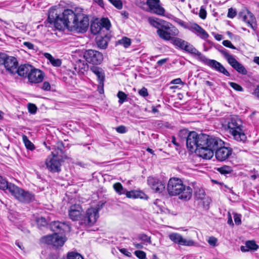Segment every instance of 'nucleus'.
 <instances>
[{
	"label": "nucleus",
	"instance_id": "32",
	"mask_svg": "<svg viewBox=\"0 0 259 259\" xmlns=\"http://www.w3.org/2000/svg\"><path fill=\"white\" fill-rule=\"evenodd\" d=\"M22 140L26 148L30 150H33L35 149L34 144L28 139L27 137L25 135H22Z\"/></svg>",
	"mask_w": 259,
	"mask_h": 259
},
{
	"label": "nucleus",
	"instance_id": "16",
	"mask_svg": "<svg viewBox=\"0 0 259 259\" xmlns=\"http://www.w3.org/2000/svg\"><path fill=\"white\" fill-rule=\"evenodd\" d=\"M159 3L160 0H147L146 5L148 7L147 11L157 15L164 16L165 10L160 5Z\"/></svg>",
	"mask_w": 259,
	"mask_h": 259
},
{
	"label": "nucleus",
	"instance_id": "62",
	"mask_svg": "<svg viewBox=\"0 0 259 259\" xmlns=\"http://www.w3.org/2000/svg\"><path fill=\"white\" fill-rule=\"evenodd\" d=\"M105 204V202H99L98 204L97 205L96 207V209H98V213H99V211L101 209L103 206Z\"/></svg>",
	"mask_w": 259,
	"mask_h": 259
},
{
	"label": "nucleus",
	"instance_id": "55",
	"mask_svg": "<svg viewBox=\"0 0 259 259\" xmlns=\"http://www.w3.org/2000/svg\"><path fill=\"white\" fill-rule=\"evenodd\" d=\"M41 88L45 91H50L51 90V85L48 81H45L42 84Z\"/></svg>",
	"mask_w": 259,
	"mask_h": 259
},
{
	"label": "nucleus",
	"instance_id": "13",
	"mask_svg": "<svg viewBox=\"0 0 259 259\" xmlns=\"http://www.w3.org/2000/svg\"><path fill=\"white\" fill-rule=\"evenodd\" d=\"M202 62L207 65L213 70L223 74L227 76H230V73L227 70L224 66L220 62L215 60L209 59L204 56L201 58Z\"/></svg>",
	"mask_w": 259,
	"mask_h": 259
},
{
	"label": "nucleus",
	"instance_id": "51",
	"mask_svg": "<svg viewBox=\"0 0 259 259\" xmlns=\"http://www.w3.org/2000/svg\"><path fill=\"white\" fill-rule=\"evenodd\" d=\"M236 15V11L233 8H230L228 10L227 16L230 18H233Z\"/></svg>",
	"mask_w": 259,
	"mask_h": 259
},
{
	"label": "nucleus",
	"instance_id": "26",
	"mask_svg": "<svg viewBox=\"0 0 259 259\" xmlns=\"http://www.w3.org/2000/svg\"><path fill=\"white\" fill-rule=\"evenodd\" d=\"M258 245L256 244L254 240L247 241L245 246H241L240 250L242 252H246L249 250L255 251L258 248Z\"/></svg>",
	"mask_w": 259,
	"mask_h": 259
},
{
	"label": "nucleus",
	"instance_id": "36",
	"mask_svg": "<svg viewBox=\"0 0 259 259\" xmlns=\"http://www.w3.org/2000/svg\"><path fill=\"white\" fill-rule=\"evenodd\" d=\"M218 50L224 56L227 61L233 56L228 52L227 50H226L221 46L219 47Z\"/></svg>",
	"mask_w": 259,
	"mask_h": 259
},
{
	"label": "nucleus",
	"instance_id": "19",
	"mask_svg": "<svg viewBox=\"0 0 259 259\" xmlns=\"http://www.w3.org/2000/svg\"><path fill=\"white\" fill-rule=\"evenodd\" d=\"M147 182L151 188L156 193H161L165 187V184L162 181L152 177L148 178Z\"/></svg>",
	"mask_w": 259,
	"mask_h": 259
},
{
	"label": "nucleus",
	"instance_id": "47",
	"mask_svg": "<svg viewBox=\"0 0 259 259\" xmlns=\"http://www.w3.org/2000/svg\"><path fill=\"white\" fill-rule=\"evenodd\" d=\"M52 65L54 67H59L60 66L62 62L61 60L59 59H55L53 58L52 60L50 62Z\"/></svg>",
	"mask_w": 259,
	"mask_h": 259
},
{
	"label": "nucleus",
	"instance_id": "31",
	"mask_svg": "<svg viewBox=\"0 0 259 259\" xmlns=\"http://www.w3.org/2000/svg\"><path fill=\"white\" fill-rule=\"evenodd\" d=\"M10 185H14V184L8 183L6 180L0 176V189L3 190H8L10 192Z\"/></svg>",
	"mask_w": 259,
	"mask_h": 259
},
{
	"label": "nucleus",
	"instance_id": "28",
	"mask_svg": "<svg viewBox=\"0 0 259 259\" xmlns=\"http://www.w3.org/2000/svg\"><path fill=\"white\" fill-rule=\"evenodd\" d=\"M125 195L127 198L133 199L144 198L145 196V194L144 192L138 190L126 191Z\"/></svg>",
	"mask_w": 259,
	"mask_h": 259
},
{
	"label": "nucleus",
	"instance_id": "3",
	"mask_svg": "<svg viewBox=\"0 0 259 259\" xmlns=\"http://www.w3.org/2000/svg\"><path fill=\"white\" fill-rule=\"evenodd\" d=\"M49 226L51 230L55 233L43 236L41 238V241L48 245H52L57 248L62 246L66 241L67 238L66 237L60 236L58 234H62L65 231H69L70 226L65 222L59 221L51 222Z\"/></svg>",
	"mask_w": 259,
	"mask_h": 259
},
{
	"label": "nucleus",
	"instance_id": "34",
	"mask_svg": "<svg viewBox=\"0 0 259 259\" xmlns=\"http://www.w3.org/2000/svg\"><path fill=\"white\" fill-rule=\"evenodd\" d=\"M113 188L115 191L120 195L125 194L126 190L124 189L120 183H116L114 184Z\"/></svg>",
	"mask_w": 259,
	"mask_h": 259
},
{
	"label": "nucleus",
	"instance_id": "35",
	"mask_svg": "<svg viewBox=\"0 0 259 259\" xmlns=\"http://www.w3.org/2000/svg\"><path fill=\"white\" fill-rule=\"evenodd\" d=\"M97 45L100 49H105L107 48L108 43L107 40L103 37H101L97 39Z\"/></svg>",
	"mask_w": 259,
	"mask_h": 259
},
{
	"label": "nucleus",
	"instance_id": "53",
	"mask_svg": "<svg viewBox=\"0 0 259 259\" xmlns=\"http://www.w3.org/2000/svg\"><path fill=\"white\" fill-rule=\"evenodd\" d=\"M206 10L202 7H201L199 13V17L202 19H205L206 17Z\"/></svg>",
	"mask_w": 259,
	"mask_h": 259
},
{
	"label": "nucleus",
	"instance_id": "33",
	"mask_svg": "<svg viewBox=\"0 0 259 259\" xmlns=\"http://www.w3.org/2000/svg\"><path fill=\"white\" fill-rule=\"evenodd\" d=\"M217 170L221 174L227 175L231 174L233 171L231 167L227 165H224L217 168Z\"/></svg>",
	"mask_w": 259,
	"mask_h": 259
},
{
	"label": "nucleus",
	"instance_id": "40",
	"mask_svg": "<svg viewBox=\"0 0 259 259\" xmlns=\"http://www.w3.org/2000/svg\"><path fill=\"white\" fill-rule=\"evenodd\" d=\"M205 193L203 189H199L195 193V196L197 199H203L205 197Z\"/></svg>",
	"mask_w": 259,
	"mask_h": 259
},
{
	"label": "nucleus",
	"instance_id": "23",
	"mask_svg": "<svg viewBox=\"0 0 259 259\" xmlns=\"http://www.w3.org/2000/svg\"><path fill=\"white\" fill-rule=\"evenodd\" d=\"M89 66L83 60H78L74 64L73 71V74L77 73L79 75H82L88 70Z\"/></svg>",
	"mask_w": 259,
	"mask_h": 259
},
{
	"label": "nucleus",
	"instance_id": "42",
	"mask_svg": "<svg viewBox=\"0 0 259 259\" xmlns=\"http://www.w3.org/2000/svg\"><path fill=\"white\" fill-rule=\"evenodd\" d=\"M116 8L121 10L122 8L123 4L121 0H108Z\"/></svg>",
	"mask_w": 259,
	"mask_h": 259
},
{
	"label": "nucleus",
	"instance_id": "10",
	"mask_svg": "<svg viewBox=\"0 0 259 259\" xmlns=\"http://www.w3.org/2000/svg\"><path fill=\"white\" fill-rule=\"evenodd\" d=\"M83 57L87 62L95 66L101 64L103 60L102 53L92 49L86 50L83 53Z\"/></svg>",
	"mask_w": 259,
	"mask_h": 259
},
{
	"label": "nucleus",
	"instance_id": "61",
	"mask_svg": "<svg viewBox=\"0 0 259 259\" xmlns=\"http://www.w3.org/2000/svg\"><path fill=\"white\" fill-rule=\"evenodd\" d=\"M93 1L101 8H104L105 5L103 0H93Z\"/></svg>",
	"mask_w": 259,
	"mask_h": 259
},
{
	"label": "nucleus",
	"instance_id": "48",
	"mask_svg": "<svg viewBox=\"0 0 259 259\" xmlns=\"http://www.w3.org/2000/svg\"><path fill=\"white\" fill-rule=\"evenodd\" d=\"M28 109L30 113L34 114L36 112L37 107L34 104L29 103L28 105Z\"/></svg>",
	"mask_w": 259,
	"mask_h": 259
},
{
	"label": "nucleus",
	"instance_id": "50",
	"mask_svg": "<svg viewBox=\"0 0 259 259\" xmlns=\"http://www.w3.org/2000/svg\"><path fill=\"white\" fill-rule=\"evenodd\" d=\"M218 241V239L213 236L210 237L208 240V243L209 244L212 246H216L217 243Z\"/></svg>",
	"mask_w": 259,
	"mask_h": 259
},
{
	"label": "nucleus",
	"instance_id": "4",
	"mask_svg": "<svg viewBox=\"0 0 259 259\" xmlns=\"http://www.w3.org/2000/svg\"><path fill=\"white\" fill-rule=\"evenodd\" d=\"M64 145L62 141H59L52 148V157H48L46 160L48 169L52 172H59L61 170V163L68 159L64 151Z\"/></svg>",
	"mask_w": 259,
	"mask_h": 259
},
{
	"label": "nucleus",
	"instance_id": "39",
	"mask_svg": "<svg viewBox=\"0 0 259 259\" xmlns=\"http://www.w3.org/2000/svg\"><path fill=\"white\" fill-rule=\"evenodd\" d=\"M117 96L119 99L118 102L120 104H123V102L126 101L127 98V95L122 91H119Z\"/></svg>",
	"mask_w": 259,
	"mask_h": 259
},
{
	"label": "nucleus",
	"instance_id": "11",
	"mask_svg": "<svg viewBox=\"0 0 259 259\" xmlns=\"http://www.w3.org/2000/svg\"><path fill=\"white\" fill-rule=\"evenodd\" d=\"M222 144L221 145L217 146L211 150L213 152V155L214 152H215V156L217 159L220 161H223L228 159L232 153V149L230 148H228L224 146V142L221 140Z\"/></svg>",
	"mask_w": 259,
	"mask_h": 259
},
{
	"label": "nucleus",
	"instance_id": "8",
	"mask_svg": "<svg viewBox=\"0 0 259 259\" xmlns=\"http://www.w3.org/2000/svg\"><path fill=\"white\" fill-rule=\"evenodd\" d=\"M157 30L156 33L162 39L166 41L171 40L179 34V30L171 23L167 22L162 28Z\"/></svg>",
	"mask_w": 259,
	"mask_h": 259
},
{
	"label": "nucleus",
	"instance_id": "21",
	"mask_svg": "<svg viewBox=\"0 0 259 259\" xmlns=\"http://www.w3.org/2000/svg\"><path fill=\"white\" fill-rule=\"evenodd\" d=\"M44 78V73L39 69H35L33 67L32 70L28 74V79L30 82L37 83L42 81Z\"/></svg>",
	"mask_w": 259,
	"mask_h": 259
},
{
	"label": "nucleus",
	"instance_id": "64",
	"mask_svg": "<svg viewBox=\"0 0 259 259\" xmlns=\"http://www.w3.org/2000/svg\"><path fill=\"white\" fill-rule=\"evenodd\" d=\"M179 24L182 26L184 28H186V29H188V28L187 27V26H190L192 25V24L191 23H189V24H186L185 23L184 21H181L180 22Z\"/></svg>",
	"mask_w": 259,
	"mask_h": 259
},
{
	"label": "nucleus",
	"instance_id": "46",
	"mask_svg": "<svg viewBox=\"0 0 259 259\" xmlns=\"http://www.w3.org/2000/svg\"><path fill=\"white\" fill-rule=\"evenodd\" d=\"M229 84L233 89H234L236 91L240 92L243 91V89L242 88V87L235 82H229Z\"/></svg>",
	"mask_w": 259,
	"mask_h": 259
},
{
	"label": "nucleus",
	"instance_id": "2",
	"mask_svg": "<svg viewBox=\"0 0 259 259\" xmlns=\"http://www.w3.org/2000/svg\"><path fill=\"white\" fill-rule=\"evenodd\" d=\"M222 144L221 139L205 134H198L196 132H190L186 140L187 148L195 149L197 155L203 159H210L213 157L211 150Z\"/></svg>",
	"mask_w": 259,
	"mask_h": 259
},
{
	"label": "nucleus",
	"instance_id": "22",
	"mask_svg": "<svg viewBox=\"0 0 259 259\" xmlns=\"http://www.w3.org/2000/svg\"><path fill=\"white\" fill-rule=\"evenodd\" d=\"M188 29L196 34L202 39H206L209 36L206 31L197 23H192L190 26H187Z\"/></svg>",
	"mask_w": 259,
	"mask_h": 259
},
{
	"label": "nucleus",
	"instance_id": "54",
	"mask_svg": "<svg viewBox=\"0 0 259 259\" xmlns=\"http://www.w3.org/2000/svg\"><path fill=\"white\" fill-rule=\"evenodd\" d=\"M117 132L120 134H124L126 133V130L125 126L124 125H120L116 128Z\"/></svg>",
	"mask_w": 259,
	"mask_h": 259
},
{
	"label": "nucleus",
	"instance_id": "45",
	"mask_svg": "<svg viewBox=\"0 0 259 259\" xmlns=\"http://www.w3.org/2000/svg\"><path fill=\"white\" fill-rule=\"evenodd\" d=\"M134 253L139 259H145L146 258V254L143 251L136 250L135 251Z\"/></svg>",
	"mask_w": 259,
	"mask_h": 259
},
{
	"label": "nucleus",
	"instance_id": "29",
	"mask_svg": "<svg viewBox=\"0 0 259 259\" xmlns=\"http://www.w3.org/2000/svg\"><path fill=\"white\" fill-rule=\"evenodd\" d=\"M184 50L190 54L197 55L198 57V59L200 61H201V58L204 56L188 42Z\"/></svg>",
	"mask_w": 259,
	"mask_h": 259
},
{
	"label": "nucleus",
	"instance_id": "24",
	"mask_svg": "<svg viewBox=\"0 0 259 259\" xmlns=\"http://www.w3.org/2000/svg\"><path fill=\"white\" fill-rule=\"evenodd\" d=\"M228 63L236 70L239 73L242 75H246L247 71L244 66L240 62H239L233 56L228 61Z\"/></svg>",
	"mask_w": 259,
	"mask_h": 259
},
{
	"label": "nucleus",
	"instance_id": "38",
	"mask_svg": "<svg viewBox=\"0 0 259 259\" xmlns=\"http://www.w3.org/2000/svg\"><path fill=\"white\" fill-rule=\"evenodd\" d=\"M118 43L120 45H122L124 48H128L131 44V40L130 38L123 37L122 39L118 41Z\"/></svg>",
	"mask_w": 259,
	"mask_h": 259
},
{
	"label": "nucleus",
	"instance_id": "12",
	"mask_svg": "<svg viewBox=\"0 0 259 259\" xmlns=\"http://www.w3.org/2000/svg\"><path fill=\"white\" fill-rule=\"evenodd\" d=\"M99 217L98 209L94 208H90L87 210L84 215L81 218V224L85 226H92L97 222Z\"/></svg>",
	"mask_w": 259,
	"mask_h": 259
},
{
	"label": "nucleus",
	"instance_id": "20",
	"mask_svg": "<svg viewBox=\"0 0 259 259\" xmlns=\"http://www.w3.org/2000/svg\"><path fill=\"white\" fill-rule=\"evenodd\" d=\"M83 209L79 204H74L70 207L69 217L72 221L80 220L82 217Z\"/></svg>",
	"mask_w": 259,
	"mask_h": 259
},
{
	"label": "nucleus",
	"instance_id": "25",
	"mask_svg": "<svg viewBox=\"0 0 259 259\" xmlns=\"http://www.w3.org/2000/svg\"><path fill=\"white\" fill-rule=\"evenodd\" d=\"M33 66L29 64H22L16 69L15 74L17 73L18 75L23 77H28V74L32 70Z\"/></svg>",
	"mask_w": 259,
	"mask_h": 259
},
{
	"label": "nucleus",
	"instance_id": "7",
	"mask_svg": "<svg viewBox=\"0 0 259 259\" xmlns=\"http://www.w3.org/2000/svg\"><path fill=\"white\" fill-rule=\"evenodd\" d=\"M10 193L21 202L28 203L34 200V195L16 185H10Z\"/></svg>",
	"mask_w": 259,
	"mask_h": 259
},
{
	"label": "nucleus",
	"instance_id": "58",
	"mask_svg": "<svg viewBox=\"0 0 259 259\" xmlns=\"http://www.w3.org/2000/svg\"><path fill=\"white\" fill-rule=\"evenodd\" d=\"M49 259H60V254L58 252L53 253L50 254Z\"/></svg>",
	"mask_w": 259,
	"mask_h": 259
},
{
	"label": "nucleus",
	"instance_id": "15",
	"mask_svg": "<svg viewBox=\"0 0 259 259\" xmlns=\"http://www.w3.org/2000/svg\"><path fill=\"white\" fill-rule=\"evenodd\" d=\"M91 71L96 75L99 82V91L100 94L103 92L104 83L105 80V74L104 70L97 66H92Z\"/></svg>",
	"mask_w": 259,
	"mask_h": 259
},
{
	"label": "nucleus",
	"instance_id": "1",
	"mask_svg": "<svg viewBox=\"0 0 259 259\" xmlns=\"http://www.w3.org/2000/svg\"><path fill=\"white\" fill-rule=\"evenodd\" d=\"M47 21L57 29L65 28L72 32H85L89 25V16L82 13H77L71 9H65L62 14L56 6L52 7L48 11Z\"/></svg>",
	"mask_w": 259,
	"mask_h": 259
},
{
	"label": "nucleus",
	"instance_id": "60",
	"mask_svg": "<svg viewBox=\"0 0 259 259\" xmlns=\"http://www.w3.org/2000/svg\"><path fill=\"white\" fill-rule=\"evenodd\" d=\"M234 221H235V223H236V224L237 225H239L241 224V219H240V217L237 214H235L234 217Z\"/></svg>",
	"mask_w": 259,
	"mask_h": 259
},
{
	"label": "nucleus",
	"instance_id": "49",
	"mask_svg": "<svg viewBox=\"0 0 259 259\" xmlns=\"http://www.w3.org/2000/svg\"><path fill=\"white\" fill-rule=\"evenodd\" d=\"M139 95L143 97H146L149 95L147 89L143 87L141 90H140L138 92Z\"/></svg>",
	"mask_w": 259,
	"mask_h": 259
},
{
	"label": "nucleus",
	"instance_id": "52",
	"mask_svg": "<svg viewBox=\"0 0 259 259\" xmlns=\"http://www.w3.org/2000/svg\"><path fill=\"white\" fill-rule=\"evenodd\" d=\"M223 45L228 48L232 49H236V47L234 46L232 42L229 40H225L223 41Z\"/></svg>",
	"mask_w": 259,
	"mask_h": 259
},
{
	"label": "nucleus",
	"instance_id": "44",
	"mask_svg": "<svg viewBox=\"0 0 259 259\" xmlns=\"http://www.w3.org/2000/svg\"><path fill=\"white\" fill-rule=\"evenodd\" d=\"M190 132L187 129H183L180 131L179 136L183 139H187V137L189 135Z\"/></svg>",
	"mask_w": 259,
	"mask_h": 259
},
{
	"label": "nucleus",
	"instance_id": "14",
	"mask_svg": "<svg viewBox=\"0 0 259 259\" xmlns=\"http://www.w3.org/2000/svg\"><path fill=\"white\" fill-rule=\"evenodd\" d=\"M239 18L242 19L243 21L247 23L248 25L253 30H255L256 27L253 25L256 22V19L253 14L247 9L244 8L238 14Z\"/></svg>",
	"mask_w": 259,
	"mask_h": 259
},
{
	"label": "nucleus",
	"instance_id": "37",
	"mask_svg": "<svg viewBox=\"0 0 259 259\" xmlns=\"http://www.w3.org/2000/svg\"><path fill=\"white\" fill-rule=\"evenodd\" d=\"M67 259H83V257L78 252L72 251L68 253Z\"/></svg>",
	"mask_w": 259,
	"mask_h": 259
},
{
	"label": "nucleus",
	"instance_id": "18",
	"mask_svg": "<svg viewBox=\"0 0 259 259\" xmlns=\"http://www.w3.org/2000/svg\"><path fill=\"white\" fill-rule=\"evenodd\" d=\"M169 239L181 245L192 246L195 245V242L192 239H186L183 236L176 233H173L169 235Z\"/></svg>",
	"mask_w": 259,
	"mask_h": 259
},
{
	"label": "nucleus",
	"instance_id": "5",
	"mask_svg": "<svg viewBox=\"0 0 259 259\" xmlns=\"http://www.w3.org/2000/svg\"><path fill=\"white\" fill-rule=\"evenodd\" d=\"M167 190L171 196H179L180 199L189 200L192 195V189L190 186H185L182 181L178 178H170L167 183Z\"/></svg>",
	"mask_w": 259,
	"mask_h": 259
},
{
	"label": "nucleus",
	"instance_id": "56",
	"mask_svg": "<svg viewBox=\"0 0 259 259\" xmlns=\"http://www.w3.org/2000/svg\"><path fill=\"white\" fill-rule=\"evenodd\" d=\"M23 45L30 50H34V46L32 43L28 41L23 42Z\"/></svg>",
	"mask_w": 259,
	"mask_h": 259
},
{
	"label": "nucleus",
	"instance_id": "6",
	"mask_svg": "<svg viewBox=\"0 0 259 259\" xmlns=\"http://www.w3.org/2000/svg\"><path fill=\"white\" fill-rule=\"evenodd\" d=\"M226 122L229 133L234 140L243 143L246 141L247 137L243 129L242 121L237 116H232L228 118Z\"/></svg>",
	"mask_w": 259,
	"mask_h": 259
},
{
	"label": "nucleus",
	"instance_id": "57",
	"mask_svg": "<svg viewBox=\"0 0 259 259\" xmlns=\"http://www.w3.org/2000/svg\"><path fill=\"white\" fill-rule=\"evenodd\" d=\"M119 251L122 254L125 255L128 257H130L132 255V254L130 252H129L126 248H123L119 249Z\"/></svg>",
	"mask_w": 259,
	"mask_h": 259
},
{
	"label": "nucleus",
	"instance_id": "59",
	"mask_svg": "<svg viewBox=\"0 0 259 259\" xmlns=\"http://www.w3.org/2000/svg\"><path fill=\"white\" fill-rule=\"evenodd\" d=\"M6 57V54L0 53V66L3 65L5 62V58Z\"/></svg>",
	"mask_w": 259,
	"mask_h": 259
},
{
	"label": "nucleus",
	"instance_id": "41",
	"mask_svg": "<svg viewBox=\"0 0 259 259\" xmlns=\"http://www.w3.org/2000/svg\"><path fill=\"white\" fill-rule=\"evenodd\" d=\"M138 239L143 242L151 243V237L145 234H140L138 235Z\"/></svg>",
	"mask_w": 259,
	"mask_h": 259
},
{
	"label": "nucleus",
	"instance_id": "63",
	"mask_svg": "<svg viewBox=\"0 0 259 259\" xmlns=\"http://www.w3.org/2000/svg\"><path fill=\"white\" fill-rule=\"evenodd\" d=\"M167 61V59H161L160 60H159L157 62V64L158 66H162V65H163L164 64H165Z\"/></svg>",
	"mask_w": 259,
	"mask_h": 259
},
{
	"label": "nucleus",
	"instance_id": "9",
	"mask_svg": "<svg viewBox=\"0 0 259 259\" xmlns=\"http://www.w3.org/2000/svg\"><path fill=\"white\" fill-rule=\"evenodd\" d=\"M111 27L109 20L106 18H103L100 20L96 19L91 25V31L92 34H102L104 29L108 31Z\"/></svg>",
	"mask_w": 259,
	"mask_h": 259
},
{
	"label": "nucleus",
	"instance_id": "17",
	"mask_svg": "<svg viewBox=\"0 0 259 259\" xmlns=\"http://www.w3.org/2000/svg\"><path fill=\"white\" fill-rule=\"evenodd\" d=\"M5 62L3 63L6 70L11 74H15L16 69L18 66V62L17 59L12 56H9L6 54Z\"/></svg>",
	"mask_w": 259,
	"mask_h": 259
},
{
	"label": "nucleus",
	"instance_id": "30",
	"mask_svg": "<svg viewBox=\"0 0 259 259\" xmlns=\"http://www.w3.org/2000/svg\"><path fill=\"white\" fill-rule=\"evenodd\" d=\"M172 44L182 50H185L188 42L178 37H175L172 41Z\"/></svg>",
	"mask_w": 259,
	"mask_h": 259
},
{
	"label": "nucleus",
	"instance_id": "43",
	"mask_svg": "<svg viewBox=\"0 0 259 259\" xmlns=\"http://www.w3.org/2000/svg\"><path fill=\"white\" fill-rule=\"evenodd\" d=\"M36 222L38 227L40 228L42 227L46 226L48 224L46 219L43 217L37 218L36 220Z\"/></svg>",
	"mask_w": 259,
	"mask_h": 259
},
{
	"label": "nucleus",
	"instance_id": "27",
	"mask_svg": "<svg viewBox=\"0 0 259 259\" xmlns=\"http://www.w3.org/2000/svg\"><path fill=\"white\" fill-rule=\"evenodd\" d=\"M149 23L157 30L162 27V25H165L167 22L158 18H149L148 19Z\"/></svg>",
	"mask_w": 259,
	"mask_h": 259
}]
</instances>
